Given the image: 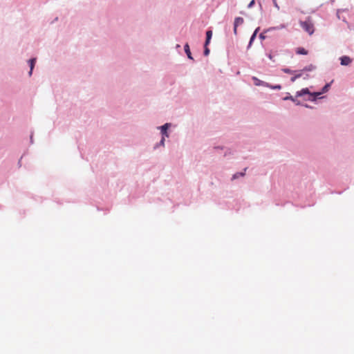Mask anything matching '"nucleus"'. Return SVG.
Listing matches in <instances>:
<instances>
[{
	"instance_id": "dca6fc26",
	"label": "nucleus",
	"mask_w": 354,
	"mask_h": 354,
	"mask_svg": "<svg viewBox=\"0 0 354 354\" xmlns=\"http://www.w3.org/2000/svg\"><path fill=\"white\" fill-rule=\"evenodd\" d=\"M308 53V50L303 47H299L296 49V53L298 55H306Z\"/></svg>"
},
{
	"instance_id": "c756f323",
	"label": "nucleus",
	"mask_w": 354,
	"mask_h": 354,
	"mask_svg": "<svg viewBox=\"0 0 354 354\" xmlns=\"http://www.w3.org/2000/svg\"><path fill=\"white\" fill-rule=\"evenodd\" d=\"M30 141L31 144L33 143V131L31 132L30 137Z\"/></svg>"
},
{
	"instance_id": "ea45409f",
	"label": "nucleus",
	"mask_w": 354,
	"mask_h": 354,
	"mask_svg": "<svg viewBox=\"0 0 354 354\" xmlns=\"http://www.w3.org/2000/svg\"><path fill=\"white\" fill-rule=\"evenodd\" d=\"M335 0H330V3H333L335 2Z\"/></svg>"
},
{
	"instance_id": "7c9ffc66",
	"label": "nucleus",
	"mask_w": 354,
	"mask_h": 354,
	"mask_svg": "<svg viewBox=\"0 0 354 354\" xmlns=\"http://www.w3.org/2000/svg\"><path fill=\"white\" fill-rule=\"evenodd\" d=\"M253 42L254 41H251V40L250 39L249 43H248V46H247L248 49H249L252 46Z\"/></svg>"
},
{
	"instance_id": "7ed1b4c3",
	"label": "nucleus",
	"mask_w": 354,
	"mask_h": 354,
	"mask_svg": "<svg viewBox=\"0 0 354 354\" xmlns=\"http://www.w3.org/2000/svg\"><path fill=\"white\" fill-rule=\"evenodd\" d=\"M252 80L253 81V83L255 86H264V87H268L269 86V83L268 82H264L263 80H259L258 77H255V76H253L252 77Z\"/></svg>"
},
{
	"instance_id": "ddd939ff",
	"label": "nucleus",
	"mask_w": 354,
	"mask_h": 354,
	"mask_svg": "<svg viewBox=\"0 0 354 354\" xmlns=\"http://www.w3.org/2000/svg\"><path fill=\"white\" fill-rule=\"evenodd\" d=\"M294 74L295 75L290 77L291 82H295L297 79L301 77L303 75L301 70H297V73H295Z\"/></svg>"
},
{
	"instance_id": "5701e85b",
	"label": "nucleus",
	"mask_w": 354,
	"mask_h": 354,
	"mask_svg": "<svg viewBox=\"0 0 354 354\" xmlns=\"http://www.w3.org/2000/svg\"><path fill=\"white\" fill-rule=\"evenodd\" d=\"M266 32H265V30H264L263 32H261V33H260V34H259V38L261 41H263V40H265V39H266V36L265 35V34H266Z\"/></svg>"
},
{
	"instance_id": "f704fd0d",
	"label": "nucleus",
	"mask_w": 354,
	"mask_h": 354,
	"mask_svg": "<svg viewBox=\"0 0 354 354\" xmlns=\"http://www.w3.org/2000/svg\"><path fill=\"white\" fill-rule=\"evenodd\" d=\"M216 149H221L222 150L223 149V147H221V146H217V147H214Z\"/></svg>"
},
{
	"instance_id": "6e6552de",
	"label": "nucleus",
	"mask_w": 354,
	"mask_h": 354,
	"mask_svg": "<svg viewBox=\"0 0 354 354\" xmlns=\"http://www.w3.org/2000/svg\"><path fill=\"white\" fill-rule=\"evenodd\" d=\"M184 50H185V54L187 55V58L190 60L194 61V59L192 57V53L190 50V48H189V45L188 43H186L184 45Z\"/></svg>"
},
{
	"instance_id": "a878e982",
	"label": "nucleus",
	"mask_w": 354,
	"mask_h": 354,
	"mask_svg": "<svg viewBox=\"0 0 354 354\" xmlns=\"http://www.w3.org/2000/svg\"><path fill=\"white\" fill-rule=\"evenodd\" d=\"M294 103L297 106H302V104H304L303 103L301 102V101L298 100L297 98H296V102H294Z\"/></svg>"
},
{
	"instance_id": "9b49d317",
	"label": "nucleus",
	"mask_w": 354,
	"mask_h": 354,
	"mask_svg": "<svg viewBox=\"0 0 354 354\" xmlns=\"http://www.w3.org/2000/svg\"><path fill=\"white\" fill-rule=\"evenodd\" d=\"M286 27V24H280L279 26H277L270 27V28L266 29L265 32H270V31H272V30H280V29H282V28H285Z\"/></svg>"
},
{
	"instance_id": "58836bf2",
	"label": "nucleus",
	"mask_w": 354,
	"mask_h": 354,
	"mask_svg": "<svg viewBox=\"0 0 354 354\" xmlns=\"http://www.w3.org/2000/svg\"><path fill=\"white\" fill-rule=\"evenodd\" d=\"M176 48H180V46L179 44H177L176 46Z\"/></svg>"
},
{
	"instance_id": "4468645a",
	"label": "nucleus",
	"mask_w": 354,
	"mask_h": 354,
	"mask_svg": "<svg viewBox=\"0 0 354 354\" xmlns=\"http://www.w3.org/2000/svg\"><path fill=\"white\" fill-rule=\"evenodd\" d=\"M244 23V19L243 17H235L234 19V24L233 25H235L236 26H239L240 25H242Z\"/></svg>"
},
{
	"instance_id": "2eb2a0df",
	"label": "nucleus",
	"mask_w": 354,
	"mask_h": 354,
	"mask_svg": "<svg viewBox=\"0 0 354 354\" xmlns=\"http://www.w3.org/2000/svg\"><path fill=\"white\" fill-rule=\"evenodd\" d=\"M36 62H37V59L35 57H32L28 59V63L29 67L31 69V71H33L35 64H36Z\"/></svg>"
},
{
	"instance_id": "0eeeda50",
	"label": "nucleus",
	"mask_w": 354,
	"mask_h": 354,
	"mask_svg": "<svg viewBox=\"0 0 354 354\" xmlns=\"http://www.w3.org/2000/svg\"><path fill=\"white\" fill-rule=\"evenodd\" d=\"M247 169L248 168L245 167L242 171L236 172L235 174H234L231 178V180H234L241 177L245 176Z\"/></svg>"
},
{
	"instance_id": "72a5a7b5",
	"label": "nucleus",
	"mask_w": 354,
	"mask_h": 354,
	"mask_svg": "<svg viewBox=\"0 0 354 354\" xmlns=\"http://www.w3.org/2000/svg\"><path fill=\"white\" fill-rule=\"evenodd\" d=\"M59 19V18L57 17H56L52 21L50 24H54L55 22L57 21Z\"/></svg>"
},
{
	"instance_id": "f8f14e48",
	"label": "nucleus",
	"mask_w": 354,
	"mask_h": 354,
	"mask_svg": "<svg viewBox=\"0 0 354 354\" xmlns=\"http://www.w3.org/2000/svg\"><path fill=\"white\" fill-rule=\"evenodd\" d=\"M165 138H161L160 140L157 142L156 144L154 145L153 146V149L154 150H156L158 149V148L160 147H165Z\"/></svg>"
},
{
	"instance_id": "473e14b6",
	"label": "nucleus",
	"mask_w": 354,
	"mask_h": 354,
	"mask_svg": "<svg viewBox=\"0 0 354 354\" xmlns=\"http://www.w3.org/2000/svg\"><path fill=\"white\" fill-rule=\"evenodd\" d=\"M341 11H344V10L338 9L337 11V17L338 19H340L339 12H341Z\"/></svg>"
},
{
	"instance_id": "1a4fd4ad",
	"label": "nucleus",
	"mask_w": 354,
	"mask_h": 354,
	"mask_svg": "<svg viewBox=\"0 0 354 354\" xmlns=\"http://www.w3.org/2000/svg\"><path fill=\"white\" fill-rule=\"evenodd\" d=\"M308 93H310V90L308 89V88H304L301 90L297 91L295 97L297 98L299 97H303L306 95H308Z\"/></svg>"
},
{
	"instance_id": "393cba45",
	"label": "nucleus",
	"mask_w": 354,
	"mask_h": 354,
	"mask_svg": "<svg viewBox=\"0 0 354 354\" xmlns=\"http://www.w3.org/2000/svg\"><path fill=\"white\" fill-rule=\"evenodd\" d=\"M211 39L205 37V41L204 42V46H208L210 44Z\"/></svg>"
},
{
	"instance_id": "bb28decb",
	"label": "nucleus",
	"mask_w": 354,
	"mask_h": 354,
	"mask_svg": "<svg viewBox=\"0 0 354 354\" xmlns=\"http://www.w3.org/2000/svg\"><path fill=\"white\" fill-rule=\"evenodd\" d=\"M266 56L272 61L274 62V60L273 59V56L270 53H266Z\"/></svg>"
},
{
	"instance_id": "f03ea898",
	"label": "nucleus",
	"mask_w": 354,
	"mask_h": 354,
	"mask_svg": "<svg viewBox=\"0 0 354 354\" xmlns=\"http://www.w3.org/2000/svg\"><path fill=\"white\" fill-rule=\"evenodd\" d=\"M171 124L167 122L165 123L163 125H161L160 127H158V129H160V133L162 135V138H169V133L168 132L169 129L171 127Z\"/></svg>"
},
{
	"instance_id": "aec40b11",
	"label": "nucleus",
	"mask_w": 354,
	"mask_h": 354,
	"mask_svg": "<svg viewBox=\"0 0 354 354\" xmlns=\"http://www.w3.org/2000/svg\"><path fill=\"white\" fill-rule=\"evenodd\" d=\"M213 35L212 29V28H209L205 32V37L212 39Z\"/></svg>"
},
{
	"instance_id": "2f4dec72",
	"label": "nucleus",
	"mask_w": 354,
	"mask_h": 354,
	"mask_svg": "<svg viewBox=\"0 0 354 354\" xmlns=\"http://www.w3.org/2000/svg\"><path fill=\"white\" fill-rule=\"evenodd\" d=\"M303 106L306 107V108H308V109H312L313 107L310 105H308V104H302Z\"/></svg>"
},
{
	"instance_id": "f257e3e1",
	"label": "nucleus",
	"mask_w": 354,
	"mask_h": 354,
	"mask_svg": "<svg viewBox=\"0 0 354 354\" xmlns=\"http://www.w3.org/2000/svg\"><path fill=\"white\" fill-rule=\"evenodd\" d=\"M301 27L307 32L310 35H313L315 32L313 24L309 20L300 21Z\"/></svg>"
},
{
	"instance_id": "20e7f679",
	"label": "nucleus",
	"mask_w": 354,
	"mask_h": 354,
	"mask_svg": "<svg viewBox=\"0 0 354 354\" xmlns=\"http://www.w3.org/2000/svg\"><path fill=\"white\" fill-rule=\"evenodd\" d=\"M340 60V64L342 66H348L350 64H351L353 59L347 55H343L339 57Z\"/></svg>"
},
{
	"instance_id": "4c0bfd02",
	"label": "nucleus",
	"mask_w": 354,
	"mask_h": 354,
	"mask_svg": "<svg viewBox=\"0 0 354 354\" xmlns=\"http://www.w3.org/2000/svg\"><path fill=\"white\" fill-rule=\"evenodd\" d=\"M32 71H31V69L30 68V71H29V72H28V75H29V76H31V75H32Z\"/></svg>"
},
{
	"instance_id": "423d86ee",
	"label": "nucleus",
	"mask_w": 354,
	"mask_h": 354,
	"mask_svg": "<svg viewBox=\"0 0 354 354\" xmlns=\"http://www.w3.org/2000/svg\"><path fill=\"white\" fill-rule=\"evenodd\" d=\"M333 82V80H332L329 83H326L321 89L320 91H317V93L316 94H318V95H322L325 93H327L329 90V88H330L331 86V84Z\"/></svg>"
},
{
	"instance_id": "6ab92c4d",
	"label": "nucleus",
	"mask_w": 354,
	"mask_h": 354,
	"mask_svg": "<svg viewBox=\"0 0 354 354\" xmlns=\"http://www.w3.org/2000/svg\"><path fill=\"white\" fill-rule=\"evenodd\" d=\"M281 71L287 74H293L295 73H297V70H291L289 68H281Z\"/></svg>"
},
{
	"instance_id": "cd10ccee",
	"label": "nucleus",
	"mask_w": 354,
	"mask_h": 354,
	"mask_svg": "<svg viewBox=\"0 0 354 354\" xmlns=\"http://www.w3.org/2000/svg\"><path fill=\"white\" fill-rule=\"evenodd\" d=\"M237 28H238V26H236L234 25L233 32H234V34L235 35H237Z\"/></svg>"
},
{
	"instance_id": "412c9836",
	"label": "nucleus",
	"mask_w": 354,
	"mask_h": 354,
	"mask_svg": "<svg viewBox=\"0 0 354 354\" xmlns=\"http://www.w3.org/2000/svg\"><path fill=\"white\" fill-rule=\"evenodd\" d=\"M268 88H270L271 89H273V90H281L282 86H281V84L272 85V84L269 83V86H268Z\"/></svg>"
},
{
	"instance_id": "9d476101",
	"label": "nucleus",
	"mask_w": 354,
	"mask_h": 354,
	"mask_svg": "<svg viewBox=\"0 0 354 354\" xmlns=\"http://www.w3.org/2000/svg\"><path fill=\"white\" fill-rule=\"evenodd\" d=\"M317 68V66L315 65H313L312 64L308 65V66H306L305 67H304L301 71L302 73H304V72H310V71H315V69Z\"/></svg>"
},
{
	"instance_id": "c9c22d12",
	"label": "nucleus",
	"mask_w": 354,
	"mask_h": 354,
	"mask_svg": "<svg viewBox=\"0 0 354 354\" xmlns=\"http://www.w3.org/2000/svg\"><path fill=\"white\" fill-rule=\"evenodd\" d=\"M309 78V75L308 74H306L304 76V80H308Z\"/></svg>"
},
{
	"instance_id": "c85d7f7f",
	"label": "nucleus",
	"mask_w": 354,
	"mask_h": 354,
	"mask_svg": "<svg viewBox=\"0 0 354 354\" xmlns=\"http://www.w3.org/2000/svg\"><path fill=\"white\" fill-rule=\"evenodd\" d=\"M272 1H273V4H274V7L277 8L278 10H279V6H278L277 1L272 0Z\"/></svg>"
},
{
	"instance_id": "a211bd4d",
	"label": "nucleus",
	"mask_w": 354,
	"mask_h": 354,
	"mask_svg": "<svg viewBox=\"0 0 354 354\" xmlns=\"http://www.w3.org/2000/svg\"><path fill=\"white\" fill-rule=\"evenodd\" d=\"M283 100H291L292 102H296L295 96H292L289 93H287L286 96L283 98Z\"/></svg>"
},
{
	"instance_id": "39448f33",
	"label": "nucleus",
	"mask_w": 354,
	"mask_h": 354,
	"mask_svg": "<svg viewBox=\"0 0 354 354\" xmlns=\"http://www.w3.org/2000/svg\"><path fill=\"white\" fill-rule=\"evenodd\" d=\"M315 93H317V91L316 92H310V93L308 94L309 95L308 97L305 98L304 100L311 101V102H315V101H317V100L318 98H320V99L324 98V97H319L321 95L315 94Z\"/></svg>"
},
{
	"instance_id": "b1692460",
	"label": "nucleus",
	"mask_w": 354,
	"mask_h": 354,
	"mask_svg": "<svg viewBox=\"0 0 354 354\" xmlns=\"http://www.w3.org/2000/svg\"><path fill=\"white\" fill-rule=\"evenodd\" d=\"M255 4V0H252L248 5V8H252Z\"/></svg>"
},
{
	"instance_id": "4be33fe9",
	"label": "nucleus",
	"mask_w": 354,
	"mask_h": 354,
	"mask_svg": "<svg viewBox=\"0 0 354 354\" xmlns=\"http://www.w3.org/2000/svg\"><path fill=\"white\" fill-rule=\"evenodd\" d=\"M203 55L204 56H208L209 55V53H210V50L209 48H208V46H203Z\"/></svg>"
},
{
	"instance_id": "e433bc0d",
	"label": "nucleus",
	"mask_w": 354,
	"mask_h": 354,
	"mask_svg": "<svg viewBox=\"0 0 354 354\" xmlns=\"http://www.w3.org/2000/svg\"><path fill=\"white\" fill-rule=\"evenodd\" d=\"M21 158L22 157L19 159V160L18 161V165L19 167H21Z\"/></svg>"
},
{
	"instance_id": "f3484780",
	"label": "nucleus",
	"mask_w": 354,
	"mask_h": 354,
	"mask_svg": "<svg viewBox=\"0 0 354 354\" xmlns=\"http://www.w3.org/2000/svg\"><path fill=\"white\" fill-rule=\"evenodd\" d=\"M260 30V27H257L254 31L253 32V33L252 34L250 39L251 40V41H254L257 37V35L259 32V31Z\"/></svg>"
}]
</instances>
